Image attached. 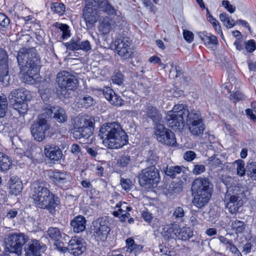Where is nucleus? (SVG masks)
Wrapping results in <instances>:
<instances>
[{
	"label": "nucleus",
	"instance_id": "f257e3e1",
	"mask_svg": "<svg viewBox=\"0 0 256 256\" xmlns=\"http://www.w3.org/2000/svg\"><path fill=\"white\" fill-rule=\"evenodd\" d=\"M17 60L20 68L21 80L24 83L34 84L39 78L40 60L34 48H22L17 54Z\"/></svg>",
	"mask_w": 256,
	"mask_h": 256
},
{
	"label": "nucleus",
	"instance_id": "f03ea898",
	"mask_svg": "<svg viewBox=\"0 0 256 256\" xmlns=\"http://www.w3.org/2000/svg\"><path fill=\"white\" fill-rule=\"evenodd\" d=\"M98 136L103 144L109 148H120L128 142V137L120 124L112 122L103 124Z\"/></svg>",
	"mask_w": 256,
	"mask_h": 256
},
{
	"label": "nucleus",
	"instance_id": "7ed1b4c3",
	"mask_svg": "<svg viewBox=\"0 0 256 256\" xmlns=\"http://www.w3.org/2000/svg\"><path fill=\"white\" fill-rule=\"evenodd\" d=\"M33 198L36 205L40 208L46 209L54 216L56 208L60 205V198L43 186L36 184L34 189Z\"/></svg>",
	"mask_w": 256,
	"mask_h": 256
},
{
	"label": "nucleus",
	"instance_id": "20e7f679",
	"mask_svg": "<svg viewBox=\"0 0 256 256\" xmlns=\"http://www.w3.org/2000/svg\"><path fill=\"white\" fill-rule=\"evenodd\" d=\"M250 194L247 188L238 186L234 187L232 194L228 192L225 196L224 203L228 212L232 214L236 213Z\"/></svg>",
	"mask_w": 256,
	"mask_h": 256
},
{
	"label": "nucleus",
	"instance_id": "39448f33",
	"mask_svg": "<svg viewBox=\"0 0 256 256\" xmlns=\"http://www.w3.org/2000/svg\"><path fill=\"white\" fill-rule=\"evenodd\" d=\"M190 114L188 106L186 104H178L172 110L168 112L166 119L170 127L174 130H180L184 126V118L188 119Z\"/></svg>",
	"mask_w": 256,
	"mask_h": 256
},
{
	"label": "nucleus",
	"instance_id": "423d86ee",
	"mask_svg": "<svg viewBox=\"0 0 256 256\" xmlns=\"http://www.w3.org/2000/svg\"><path fill=\"white\" fill-rule=\"evenodd\" d=\"M31 98L30 92L24 88H18L12 90L8 96V98L12 104L13 108L20 114H26L28 110V106L26 102Z\"/></svg>",
	"mask_w": 256,
	"mask_h": 256
},
{
	"label": "nucleus",
	"instance_id": "0eeeda50",
	"mask_svg": "<svg viewBox=\"0 0 256 256\" xmlns=\"http://www.w3.org/2000/svg\"><path fill=\"white\" fill-rule=\"evenodd\" d=\"M110 223L107 217H101L92 222L91 232L98 242H105L110 231Z\"/></svg>",
	"mask_w": 256,
	"mask_h": 256
},
{
	"label": "nucleus",
	"instance_id": "6e6552de",
	"mask_svg": "<svg viewBox=\"0 0 256 256\" xmlns=\"http://www.w3.org/2000/svg\"><path fill=\"white\" fill-rule=\"evenodd\" d=\"M126 26V22L121 16L116 15L114 20L106 16L100 22L98 30L102 34L106 35L114 27H117L120 30H123L124 32H126L127 30Z\"/></svg>",
	"mask_w": 256,
	"mask_h": 256
},
{
	"label": "nucleus",
	"instance_id": "1a4fd4ad",
	"mask_svg": "<svg viewBox=\"0 0 256 256\" xmlns=\"http://www.w3.org/2000/svg\"><path fill=\"white\" fill-rule=\"evenodd\" d=\"M28 236L22 233H12L6 240V250L10 253L21 254L22 246L26 244Z\"/></svg>",
	"mask_w": 256,
	"mask_h": 256
},
{
	"label": "nucleus",
	"instance_id": "9d476101",
	"mask_svg": "<svg viewBox=\"0 0 256 256\" xmlns=\"http://www.w3.org/2000/svg\"><path fill=\"white\" fill-rule=\"evenodd\" d=\"M56 81L62 92L76 88L78 80L76 76L68 72H60L56 75Z\"/></svg>",
	"mask_w": 256,
	"mask_h": 256
},
{
	"label": "nucleus",
	"instance_id": "9b49d317",
	"mask_svg": "<svg viewBox=\"0 0 256 256\" xmlns=\"http://www.w3.org/2000/svg\"><path fill=\"white\" fill-rule=\"evenodd\" d=\"M186 122L188 130L192 134L199 136L203 133L205 126L199 111L192 110Z\"/></svg>",
	"mask_w": 256,
	"mask_h": 256
},
{
	"label": "nucleus",
	"instance_id": "f8f14e48",
	"mask_svg": "<svg viewBox=\"0 0 256 256\" xmlns=\"http://www.w3.org/2000/svg\"><path fill=\"white\" fill-rule=\"evenodd\" d=\"M154 134L157 140L162 144L172 146L176 145L175 134L163 124H158L156 126Z\"/></svg>",
	"mask_w": 256,
	"mask_h": 256
},
{
	"label": "nucleus",
	"instance_id": "ddd939ff",
	"mask_svg": "<svg viewBox=\"0 0 256 256\" xmlns=\"http://www.w3.org/2000/svg\"><path fill=\"white\" fill-rule=\"evenodd\" d=\"M159 172L156 168H146L138 175L139 183L142 186H153L160 180Z\"/></svg>",
	"mask_w": 256,
	"mask_h": 256
},
{
	"label": "nucleus",
	"instance_id": "4468645a",
	"mask_svg": "<svg viewBox=\"0 0 256 256\" xmlns=\"http://www.w3.org/2000/svg\"><path fill=\"white\" fill-rule=\"evenodd\" d=\"M50 126L46 120L38 117L30 126V132L34 139L42 142L45 138L46 131L50 129Z\"/></svg>",
	"mask_w": 256,
	"mask_h": 256
},
{
	"label": "nucleus",
	"instance_id": "2eb2a0df",
	"mask_svg": "<svg viewBox=\"0 0 256 256\" xmlns=\"http://www.w3.org/2000/svg\"><path fill=\"white\" fill-rule=\"evenodd\" d=\"M94 0H86L83 10V18L87 26H92L98 20L100 14L98 7L94 4Z\"/></svg>",
	"mask_w": 256,
	"mask_h": 256
},
{
	"label": "nucleus",
	"instance_id": "dca6fc26",
	"mask_svg": "<svg viewBox=\"0 0 256 256\" xmlns=\"http://www.w3.org/2000/svg\"><path fill=\"white\" fill-rule=\"evenodd\" d=\"M46 233L49 238L54 242V245L56 246V248L60 252H66L64 242L60 241V239L66 242L69 238V236L62 233L60 228L56 227H50Z\"/></svg>",
	"mask_w": 256,
	"mask_h": 256
},
{
	"label": "nucleus",
	"instance_id": "f3484780",
	"mask_svg": "<svg viewBox=\"0 0 256 256\" xmlns=\"http://www.w3.org/2000/svg\"><path fill=\"white\" fill-rule=\"evenodd\" d=\"M114 44L116 50L120 56L125 59L130 57L132 54L130 48L132 40L129 38L119 36L116 38Z\"/></svg>",
	"mask_w": 256,
	"mask_h": 256
},
{
	"label": "nucleus",
	"instance_id": "a211bd4d",
	"mask_svg": "<svg viewBox=\"0 0 256 256\" xmlns=\"http://www.w3.org/2000/svg\"><path fill=\"white\" fill-rule=\"evenodd\" d=\"M46 248V246L39 240L27 239L24 246L25 256H41Z\"/></svg>",
	"mask_w": 256,
	"mask_h": 256
},
{
	"label": "nucleus",
	"instance_id": "6ab92c4d",
	"mask_svg": "<svg viewBox=\"0 0 256 256\" xmlns=\"http://www.w3.org/2000/svg\"><path fill=\"white\" fill-rule=\"evenodd\" d=\"M8 55L4 50L0 49V82L4 86L8 84Z\"/></svg>",
	"mask_w": 256,
	"mask_h": 256
},
{
	"label": "nucleus",
	"instance_id": "aec40b11",
	"mask_svg": "<svg viewBox=\"0 0 256 256\" xmlns=\"http://www.w3.org/2000/svg\"><path fill=\"white\" fill-rule=\"evenodd\" d=\"M86 246L84 240L80 237L74 236L69 240L66 252L68 250L74 256H79L86 250Z\"/></svg>",
	"mask_w": 256,
	"mask_h": 256
},
{
	"label": "nucleus",
	"instance_id": "412c9836",
	"mask_svg": "<svg viewBox=\"0 0 256 256\" xmlns=\"http://www.w3.org/2000/svg\"><path fill=\"white\" fill-rule=\"evenodd\" d=\"M213 185L207 178H196L192 186V192H212Z\"/></svg>",
	"mask_w": 256,
	"mask_h": 256
},
{
	"label": "nucleus",
	"instance_id": "4be33fe9",
	"mask_svg": "<svg viewBox=\"0 0 256 256\" xmlns=\"http://www.w3.org/2000/svg\"><path fill=\"white\" fill-rule=\"evenodd\" d=\"M144 112L143 116L146 118L151 120L156 126L162 120V116L158 108L150 103H146L142 110Z\"/></svg>",
	"mask_w": 256,
	"mask_h": 256
},
{
	"label": "nucleus",
	"instance_id": "5701e85b",
	"mask_svg": "<svg viewBox=\"0 0 256 256\" xmlns=\"http://www.w3.org/2000/svg\"><path fill=\"white\" fill-rule=\"evenodd\" d=\"M50 178L56 185L62 188H68L70 186V176L66 172L54 170L50 174Z\"/></svg>",
	"mask_w": 256,
	"mask_h": 256
},
{
	"label": "nucleus",
	"instance_id": "b1692460",
	"mask_svg": "<svg viewBox=\"0 0 256 256\" xmlns=\"http://www.w3.org/2000/svg\"><path fill=\"white\" fill-rule=\"evenodd\" d=\"M94 122L93 117L86 114L79 115L72 120V130L75 132L88 126H94Z\"/></svg>",
	"mask_w": 256,
	"mask_h": 256
},
{
	"label": "nucleus",
	"instance_id": "393cba45",
	"mask_svg": "<svg viewBox=\"0 0 256 256\" xmlns=\"http://www.w3.org/2000/svg\"><path fill=\"white\" fill-rule=\"evenodd\" d=\"M194 198L192 201L194 206L198 208H202L208 204L210 201L212 192H192Z\"/></svg>",
	"mask_w": 256,
	"mask_h": 256
},
{
	"label": "nucleus",
	"instance_id": "a878e982",
	"mask_svg": "<svg viewBox=\"0 0 256 256\" xmlns=\"http://www.w3.org/2000/svg\"><path fill=\"white\" fill-rule=\"evenodd\" d=\"M46 158L54 161H58L62 157V150L58 146L54 144H47L44 148Z\"/></svg>",
	"mask_w": 256,
	"mask_h": 256
},
{
	"label": "nucleus",
	"instance_id": "bb28decb",
	"mask_svg": "<svg viewBox=\"0 0 256 256\" xmlns=\"http://www.w3.org/2000/svg\"><path fill=\"white\" fill-rule=\"evenodd\" d=\"M103 94L105 98L112 105L122 106L124 100L120 96L116 94L110 88H105L103 90Z\"/></svg>",
	"mask_w": 256,
	"mask_h": 256
},
{
	"label": "nucleus",
	"instance_id": "cd10ccee",
	"mask_svg": "<svg viewBox=\"0 0 256 256\" xmlns=\"http://www.w3.org/2000/svg\"><path fill=\"white\" fill-rule=\"evenodd\" d=\"M94 126H86L81 130H76L73 132L74 137L76 139L83 140L84 143H89L92 142V138L90 139L92 134V129Z\"/></svg>",
	"mask_w": 256,
	"mask_h": 256
},
{
	"label": "nucleus",
	"instance_id": "c85d7f7f",
	"mask_svg": "<svg viewBox=\"0 0 256 256\" xmlns=\"http://www.w3.org/2000/svg\"><path fill=\"white\" fill-rule=\"evenodd\" d=\"M86 218L83 216L78 215L70 220V225L74 232L80 233L86 230Z\"/></svg>",
	"mask_w": 256,
	"mask_h": 256
},
{
	"label": "nucleus",
	"instance_id": "c756f323",
	"mask_svg": "<svg viewBox=\"0 0 256 256\" xmlns=\"http://www.w3.org/2000/svg\"><path fill=\"white\" fill-rule=\"evenodd\" d=\"M94 4L108 15H116V10L108 0H94Z\"/></svg>",
	"mask_w": 256,
	"mask_h": 256
},
{
	"label": "nucleus",
	"instance_id": "7c9ffc66",
	"mask_svg": "<svg viewBox=\"0 0 256 256\" xmlns=\"http://www.w3.org/2000/svg\"><path fill=\"white\" fill-rule=\"evenodd\" d=\"M10 192L14 195L18 196L22 192L23 184L18 176H12L10 182Z\"/></svg>",
	"mask_w": 256,
	"mask_h": 256
},
{
	"label": "nucleus",
	"instance_id": "2f4dec72",
	"mask_svg": "<svg viewBox=\"0 0 256 256\" xmlns=\"http://www.w3.org/2000/svg\"><path fill=\"white\" fill-rule=\"evenodd\" d=\"M126 252L136 256L142 251L143 246L136 244L134 238H129L126 240Z\"/></svg>",
	"mask_w": 256,
	"mask_h": 256
},
{
	"label": "nucleus",
	"instance_id": "473e14b6",
	"mask_svg": "<svg viewBox=\"0 0 256 256\" xmlns=\"http://www.w3.org/2000/svg\"><path fill=\"white\" fill-rule=\"evenodd\" d=\"M178 226L172 224L164 226L161 232L162 236L166 240L176 239L177 238Z\"/></svg>",
	"mask_w": 256,
	"mask_h": 256
},
{
	"label": "nucleus",
	"instance_id": "72a5a7b5",
	"mask_svg": "<svg viewBox=\"0 0 256 256\" xmlns=\"http://www.w3.org/2000/svg\"><path fill=\"white\" fill-rule=\"evenodd\" d=\"M194 236L193 230L189 227L180 228L178 226L177 238L182 241L189 240Z\"/></svg>",
	"mask_w": 256,
	"mask_h": 256
},
{
	"label": "nucleus",
	"instance_id": "f704fd0d",
	"mask_svg": "<svg viewBox=\"0 0 256 256\" xmlns=\"http://www.w3.org/2000/svg\"><path fill=\"white\" fill-rule=\"evenodd\" d=\"M12 162L9 157L4 153L0 152V171L6 172L12 167Z\"/></svg>",
	"mask_w": 256,
	"mask_h": 256
},
{
	"label": "nucleus",
	"instance_id": "c9c22d12",
	"mask_svg": "<svg viewBox=\"0 0 256 256\" xmlns=\"http://www.w3.org/2000/svg\"><path fill=\"white\" fill-rule=\"evenodd\" d=\"M53 26L57 29L58 32L60 33V36L62 39H66L70 36L69 26L66 24L56 22L53 24Z\"/></svg>",
	"mask_w": 256,
	"mask_h": 256
},
{
	"label": "nucleus",
	"instance_id": "e433bc0d",
	"mask_svg": "<svg viewBox=\"0 0 256 256\" xmlns=\"http://www.w3.org/2000/svg\"><path fill=\"white\" fill-rule=\"evenodd\" d=\"M198 34L205 45L216 44L218 43L217 38L210 34L206 32H200Z\"/></svg>",
	"mask_w": 256,
	"mask_h": 256
},
{
	"label": "nucleus",
	"instance_id": "4c0bfd02",
	"mask_svg": "<svg viewBox=\"0 0 256 256\" xmlns=\"http://www.w3.org/2000/svg\"><path fill=\"white\" fill-rule=\"evenodd\" d=\"M93 104V98L88 95L81 96L77 102V105L78 108H88L92 106Z\"/></svg>",
	"mask_w": 256,
	"mask_h": 256
},
{
	"label": "nucleus",
	"instance_id": "58836bf2",
	"mask_svg": "<svg viewBox=\"0 0 256 256\" xmlns=\"http://www.w3.org/2000/svg\"><path fill=\"white\" fill-rule=\"evenodd\" d=\"M230 226L231 230L234 232L236 234H238L244 232L246 225L244 222L236 220L231 221Z\"/></svg>",
	"mask_w": 256,
	"mask_h": 256
},
{
	"label": "nucleus",
	"instance_id": "ea45409f",
	"mask_svg": "<svg viewBox=\"0 0 256 256\" xmlns=\"http://www.w3.org/2000/svg\"><path fill=\"white\" fill-rule=\"evenodd\" d=\"M182 168L180 166H168L163 168V170L166 174L172 178H175L177 174L181 173Z\"/></svg>",
	"mask_w": 256,
	"mask_h": 256
},
{
	"label": "nucleus",
	"instance_id": "a19ab883",
	"mask_svg": "<svg viewBox=\"0 0 256 256\" xmlns=\"http://www.w3.org/2000/svg\"><path fill=\"white\" fill-rule=\"evenodd\" d=\"M220 19L224 25L228 28H230L236 25L235 21L226 12H223L220 15Z\"/></svg>",
	"mask_w": 256,
	"mask_h": 256
},
{
	"label": "nucleus",
	"instance_id": "79ce46f5",
	"mask_svg": "<svg viewBox=\"0 0 256 256\" xmlns=\"http://www.w3.org/2000/svg\"><path fill=\"white\" fill-rule=\"evenodd\" d=\"M55 113L54 114V118L58 122L63 123L67 120V116L65 110L58 106L54 110Z\"/></svg>",
	"mask_w": 256,
	"mask_h": 256
},
{
	"label": "nucleus",
	"instance_id": "37998d69",
	"mask_svg": "<svg viewBox=\"0 0 256 256\" xmlns=\"http://www.w3.org/2000/svg\"><path fill=\"white\" fill-rule=\"evenodd\" d=\"M246 174L252 180H256V162H252L247 164Z\"/></svg>",
	"mask_w": 256,
	"mask_h": 256
},
{
	"label": "nucleus",
	"instance_id": "c03bdc74",
	"mask_svg": "<svg viewBox=\"0 0 256 256\" xmlns=\"http://www.w3.org/2000/svg\"><path fill=\"white\" fill-rule=\"evenodd\" d=\"M131 161L130 156L128 152H125L118 158L116 164L120 168H124L130 164Z\"/></svg>",
	"mask_w": 256,
	"mask_h": 256
},
{
	"label": "nucleus",
	"instance_id": "a18cd8bd",
	"mask_svg": "<svg viewBox=\"0 0 256 256\" xmlns=\"http://www.w3.org/2000/svg\"><path fill=\"white\" fill-rule=\"evenodd\" d=\"M52 11L58 16H62L66 10L65 5L61 2H52L50 6Z\"/></svg>",
	"mask_w": 256,
	"mask_h": 256
},
{
	"label": "nucleus",
	"instance_id": "49530a36",
	"mask_svg": "<svg viewBox=\"0 0 256 256\" xmlns=\"http://www.w3.org/2000/svg\"><path fill=\"white\" fill-rule=\"evenodd\" d=\"M182 190V187L180 184L178 183L172 182L168 186V188H166V194L172 195L175 194H178Z\"/></svg>",
	"mask_w": 256,
	"mask_h": 256
},
{
	"label": "nucleus",
	"instance_id": "de8ad7c7",
	"mask_svg": "<svg viewBox=\"0 0 256 256\" xmlns=\"http://www.w3.org/2000/svg\"><path fill=\"white\" fill-rule=\"evenodd\" d=\"M8 110V102L6 96L2 94L0 96V118L6 116Z\"/></svg>",
	"mask_w": 256,
	"mask_h": 256
},
{
	"label": "nucleus",
	"instance_id": "09e8293b",
	"mask_svg": "<svg viewBox=\"0 0 256 256\" xmlns=\"http://www.w3.org/2000/svg\"><path fill=\"white\" fill-rule=\"evenodd\" d=\"M79 42L78 38H72L68 42L65 43L64 46L67 50L72 51L78 50Z\"/></svg>",
	"mask_w": 256,
	"mask_h": 256
},
{
	"label": "nucleus",
	"instance_id": "8fccbe9b",
	"mask_svg": "<svg viewBox=\"0 0 256 256\" xmlns=\"http://www.w3.org/2000/svg\"><path fill=\"white\" fill-rule=\"evenodd\" d=\"M158 160V158L155 154H150L146 160L147 168H156L154 166Z\"/></svg>",
	"mask_w": 256,
	"mask_h": 256
},
{
	"label": "nucleus",
	"instance_id": "3c124183",
	"mask_svg": "<svg viewBox=\"0 0 256 256\" xmlns=\"http://www.w3.org/2000/svg\"><path fill=\"white\" fill-rule=\"evenodd\" d=\"M237 164V174L240 176H244L246 174V168H244V162L242 160H238L234 162Z\"/></svg>",
	"mask_w": 256,
	"mask_h": 256
},
{
	"label": "nucleus",
	"instance_id": "603ef678",
	"mask_svg": "<svg viewBox=\"0 0 256 256\" xmlns=\"http://www.w3.org/2000/svg\"><path fill=\"white\" fill-rule=\"evenodd\" d=\"M57 106H53L46 108L44 109V112L42 114V116H39L38 117L43 118L46 120V118H53L54 114L55 113V110H54L56 109Z\"/></svg>",
	"mask_w": 256,
	"mask_h": 256
},
{
	"label": "nucleus",
	"instance_id": "864d4df0",
	"mask_svg": "<svg viewBox=\"0 0 256 256\" xmlns=\"http://www.w3.org/2000/svg\"><path fill=\"white\" fill-rule=\"evenodd\" d=\"M78 50H82L84 52H88L92 49L91 45L88 40L81 41L80 39V42L78 46Z\"/></svg>",
	"mask_w": 256,
	"mask_h": 256
},
{
	"label": "nucleus",
	"instance_id": "5fc2aeb1",
	"mask_svg": "<svg viewBox=\"0 0 256 256\" xmlns=\"http://www.w3.org/2000/svg\"><path fill=\"white\" fill-rule=\"evenodd\" d=\"M112 214L114 216L118 218L122 222H125L130 216V214L128 212H122L118 210H115L112 212Z\"/></svg>",
	"mask_w": 256,
	"mask_h": 256
},
{
	"label": "nucleus",
	"instance_id": "6e6d98bb",
	"mask_svg": "<svg viewBox=\"0 0 256 256\" xmlns=\"http://www.w3.org/2000/svg\"><path fill=\"white\" fill-rule=\"evenodd\" d=\"M120 184L122 188L126 192L129 191L132 187V183L129 178H121Z\"/></svg>",
	"mask_w": 256,
	"mask_h": 256
},
{
	"label": "nucleus",
	"instance_id": "4d7b16f0",
	"mask_svg": "<svg viewBox=\"0 0 256 256\" xmlns=\"http://www.w3.org/2000/svg\"><path fill=\"white\" fill-rule=\"evenodd\" d=\"M208 164L212 168H222V162L218 158H211L208 160Z\"/></svg>",
	"mask_w": 256,
	"mask_h": 256
},
{
	"label": "nucleus",
	"instance_id": "13d9d810",
	"mask_svg": "<svg viewBox=\"0 0 256 256\" xmlns=\"http://www.w3.org/2000/svg\"><path fill=\"white\" fill-rule=\"evenodd\" d=\"M116 208H118V210L120 212H124L131 211L132 208L130 206L127 205V203L125 202H119L116 204Z\"/></svg>",
	"mask_w": 256,
	"mask_h": 256
},
{
	"label": "nucleus",
	"instance_id": "bf43d9fd",
	"mask_svg": "<svg viewBox=\"0 0 256 256\" xmlns=\"http://www.w3.org/2000/svg\"><path fill=\"white\" fill-rule=\"evenodd\" d=\"M184 216V212L181 206H178L175 208L173 212V216L177 220H182Z\"/></svg>",
	"mask_w": 256,
	"mask_h": 256
},
{
	"label": "nucleus",
	"instance_id": "052dcab7",
	"mask_svg": "<svg viewBox=\"0 0 256 256\" xmlns=\"http://www.w3.org/2000/svg\"><path fill=\"white\" fill-rule=\"evenodd\" d=\"M245 48L249 52H253L256 48V44L254 40H248L245 43Z\"/></svg>",
	"mask_w": 256,
	"mask_h": 256
},
{
	"label": "nucleus",
	"instance_id": "680f3d73",
	"mask_svg": "<svg viewBox=\"0 0 256 256\" xmlns=\"http://www.w3.org/2000/svg\"><path fill=\"white\" fill-rule=\"evenodd\" d=\"M183 158L187 162H192L196 158V154L192 150H188L184 153Z\"/></svg>",
	"mask_w": 256,
	"mask_h": 256
},
{
	"label": "nucleus",
	"instance_id": "e2e57ef3",
	"mask_svg": "<svg viewBox=\"0 0 256 256\" xmlns=\"http://www.w3.org/2000/svg\"><path fill=\"white\" fill-rule=\"evenodd\" d=\"M10 24L9 18L4 13L0 12V25L6 27Z\"/></svg>",
	"mask_w": 256,
	"mask_h": 256
},
{
	"label": "nucleus",
	"instance_id": "0e129e2a",
	"mask_svg": "<svg viewBox=\"0 0 256 256\" xmlns=\"http://www.w3.org/2000/svg\"><path fill=\"white\" fill-rule=\"evenodd\" d=\"M144 6L148 8V10L155 14L157 10L156 8L152 4L150 0H140Z\"/></svg>",
	"mask_w": 256,
	"mask_h": 256
},
{
	"label": "nucleus",
	"instance_id": "69168bd1",
	"mask_svg": "<svg viewBox=\"0 0 256 256\" xmlns=\"http://www.w3.org/2000/svg\"><path fill=\"white\" fill-rule=\"evenodd\" d=\"M222 6L230 13H234L236 10V7L231 4L228 0L222 2Z\"/></svg>",
	"mask_w": 256,
	"mask_h": 256
},
{
	"label": "nucleus",
	"instance_id": "338daca9",
	"mask_svg": "<svg viewBox=\"0 0 256 256\" xmlns=\"http://www.w3.org/2000/svg\"><path fill=\"white\" fill-rule=\"evenodd\" d=\"M206 170L204 166L202 164H196L192 170V172L196 175H198L204 172Z\"/></svg>",
	"mask_w": 256,
	"mask_h": 256
},
{
	"label": "nucleus",
	"instance_id": "774afa93",
	"mask_svg": "<svg viewBox=\"0 0 256 256\" xmlns=\"http://www.w3.org/2000/svg\"><path fill=\"white\" fill-rule=\"evenodd\" d=\"M142 216L144 220L148 223H150L152 220V214L148 210H144L142 212Z\"/></svg>",
	"mask_w": 256,
	"mask_h": 256
}]
</instances>
